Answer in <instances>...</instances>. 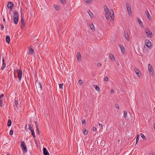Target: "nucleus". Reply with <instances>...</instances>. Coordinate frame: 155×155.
Segmentation results:
<instances>
[{
	"label": "nucleus",
	"mask_w": 155,
	"mask_h": 155,
	"mask_svg": "<svg viewBox=\"0 0 155 155\" xmlns=\"http://www.w3.org/2000/svg\"><path fill=\"white\" fill-rule=\"evenodd\" d=\"M10 37L8 36H7L6 37V42L9 44V42L10 41Z\"/></svg>",
	"instance_id": "aec40b11"
},
{
	"label": "nucleus",
	"mask_w": 155,
	"mask_h": 155,
	"mask_svg": "<svg viewBox=\"0 0 155 155\" xmlns=\"http://www.w3.org/2000/svg\"><path fill=\"white\" fill-rule=\"evenodd\" d=\"M12 122L11 120L10 119H9L8 120L7 123V126L8 127H10L11 125Z\"/></svg>",
	"instance_id": "bb28decb"
},
{
	"label": "nucleus",
	"mask_w": 155,
	"mask_h": 155,
	"mask_svg": "<svg viewBox=\"0 0 155 155\" xmlns=\"http://www.w3.org/2000/svg\"><path fill=\"white\" fill-rule=\"evenodd\" d=\"M145 42L146 46L147 47L149 48L151 44L150 41L149 40H147L145 41Z\"/></svg>",
	"instance_id": "9d476101"
},
{
	"label": "nucleus",
	"mask_w": 155,
	"mask_h": 155,
	"mask_svg": "<svg viewBox=\"0 0 155 155\" xmlns=\"http://www.w3.org/2000/svg\"><path fill=\"white\" fill-rule=\"evenodd\" d=\"M137 20L138 22L140 24V25L141 26V27H143V25L142 23V21H141L140 19L139 18H138Z\"/></svg>",
	"instance_id": "6ab92c4d"
},
{
	"label": "nucleus",
	"mask_w": 155,
	"mask_h": 155,
	"mask_svg": "<svg viewBox=\"0 0 155 155\" xmlns=\"http://www.w3.org/2000/svg\"><path fill=\"white\" fill-rule=\"evenodd\" d=\"M108 78L107 77H105V78H104V80L106 81H108Z\"/></svg>",
	"instance_id": "a18cd8bd"
},
{
	"label": "nucleus",
	"mask_w": 155,
	"mask_h": 155,
	"mask_svg": "<svg viewBox=\"0 0 155 155\" xmlns=\"http://www.w3.org/2000/svg\"><path fill=\"white\" fill-rule=\"evenodd\" d=\"M14 4L13 2H8L7 4V7L8 8L12 9L13 7Z\"/></svg>",
	"instance_id": "1a4fd4ad"
},
{
	"label": "nucleus",
	"mask_w": 155,
	"mask_h": 155,
	"mask_svg": "<svg viewBox=\"0 0 155 155\" xmlns=\"http://www.w3.org/2000/svg\"><path fill=\"white\" fill-rule=\"evenodd\" d=\"M81 56L79 52H78L77 54V58L78 61H81Z\"/></svg>",
	"instance_id": "f3484780"
},
{
	"label": "nucleus",
	"mask_w": 155,
	"mask_h": 155,
	"mask_svg": "<svg viewBox=\"0 0 155 155\" xmlns=\"http://www.w3.org/2000/svg\"><path fill=\"white\" fill-rule=\"evenodd\" d=\"M111 12H110V16L111 21H113L114 20V12L112 9L110 10Z\"/></svg>",
	"instance_id": "6e6552de"
},
{
	"label": "nucleus",
	"mask_w": 155,
	"mask_h": 155,
	"mask_svg": "<svg viewBox=\"0 0 155 155\" xmlns=\"http://www.w3.org/2000/svg\"><path fill=\"white\" fill-rule=\"evenodd\" d=\"M4 95L3 94H2L0 96V98H2V97H3L4 96Z\"/></svg>",
	"instance_id": "3c124183"
},
{
	"label": "nucleus",
	"mask_w": 155,
	"mask_h": 155,
	"mask_svg": "<svg viewBox=\"0 0 155 155\" xmlns=\"http://www.w3.org/2000/svg\"><path fill=\"white\" fill-rule=\"evenodd\" d=\"M153 127H154V130H155V124H153Z\"/></svg>",
	"instance_id": "13d9d810"
},
{
	"label": "nucleus",
	"mask_w": 155,
	"mask_h": 155,
	"mask_svg": "<svg viewBox=\"0 0 155 155\" xmlns=\"http://www.w3.org/2000/svg\"><path fill=\"white\" fill-rule=\"evenodd\" d=\"M35 85L37 89L38 90L40 91L42 89V86L41 84L39 81H37L35 82Z\"/></svg>",
	"instance_id": "20e7f679"
},
{
	"label": "nucleus",
	"mask_w": 155,
	"mask_h": 155,
	"mask_svg": "<svg viewBox=\"0 0 155 155\" xmlns=\"http://www.w3.org/2000/svg\"><path fill=\"white\" fill-rule=\"evenodd\" d=\"M5 18H3V21H4V22H5Z\"/></svg>",
	"instance_id": "bf43d9fd"
},
{
	"label": "nucleus",
	"mask_w": 155,
	"mask_h": 155,
	"mask_svg": "<svg viewBox=\"0 0 155 155\" xmlns=\"http://www.w3.org/2000/svg\"><path fill=\"white\" fill-rule=\"evenodd\" d=\"M144 31L148 38H151L152 37V33L148 28H146Z\"/></svg>",
	"instance_id": "f03ea898"
},
{
	"label": "nucleus",
	"mask_w": 155,
	"mask_h": 155,
	"mask_svg": "<svg viewBox=\"0 0 155 155\" xmlns=\"http://www.w3.org/2000/svg\"><path fill=\"white\" fill-rule=\"evenodd\" d=\"M89 11L90 12V13H91V14L93 15L92 13H91V12L89 10Z\"/></svg>",
	"instance_id": "e2e57ef3"
},
{
	"label": "nucleus",
	"mask_w": 155,
	"mask_h": 155,
	"mask_svg": "<svg viewBox=\"0 0 155 155\" xmlns=\"http://www.w3.org/2000/svg\"><path fill=\"white\" fill-rule=\"evenodd\" d=\"M117 65L118 66V65H119L120 64H119V62H117Z\"/></svg>",
	"instance_id": "4d7b16f0"
},
{
	"label": "nucleus",
	"mask_w": 155,
	"mask_h": 155,
	"mask_svg": "<svg viewBox=\"0 0 155 155\" xmlns=\"http://www.w3.org/2000/svg\"><path fill=\"white\" fill-rule=\"evenodd\" d=\"M119 47L121 50V51H122V52H123V53H124V51H125V49L124 48V47H123V45H119Z\"/></svg>",
	"instance_id": "a878e982"
},
{
	"label": "nucleus",
	"mask_w": 155,
	"mask_h": 155,
	"mask_svg": "<svg viewBox=\"0 0 155 155\" xmlns=\"http://www.w3.org/2000/svg\"><path fill=\"white\" fill-rule=\"evenodd\" d=\"M1 29L2 30H3L4 28V26L3 25H1Z\"/></svg>",
	"instance_id": "de8ad7c7"
},
{
	"label": "nucleus",
	"mask_w": 155,
	"mask_h": 155,
	"mask_svg": "<svg viewBox=\"0 0 155 155\" xmlns=\"http://www.w3.org/2000/svg\"><path fill=\"white\" fill-rule=\"evenodd\" d=\"M126 7L127 9V11L129 15H130L132 13L131 7L130 4L128 3L126 5Z\"/></svg>",
	"instance_id": "423d86ee"
},
{
	"label": "nucleus",
	"mask_w": 155,
	"mask_h": 155,
	"mask_svg": "<svg viewBox=\"0 0 155 155\" xmlns=\"http://www.w3.org/2000/svg\"><path fill=\"white\" fill-rule=\"evenodd\" d=\"M99 126L101 127H102V125L101 124H99Z\"/></svg>",
	"instance_id": "5fc2aeb1"
},
{
	"label": "nucleus",
	"mask_w": 155,
	"mask_h": 155,
	"mask_svg": "<svg viewBox=\"0 0 155 155\" xmlns=\"http://www.w3.org/2000/svg\"><path fill=\"white\" fill-rule=\"evenodd\" d=\"M109 57L112 60L114 61V60H115V58L113 54H110Z\"/></svg>",
	"instance_id": "412c9836"
},
{
	"label": "nucleus",
	"mask_w": 155,
	"mask_h": 155,
	"mask_svg": "<svg viewBox=\"0 0 155 155\" xmlns=\"http://www.w3.org/2000/svg\"><path fill=\"white\" fill-rule=\"evenodd\" d=\"M92 1L93 0H84V2L87 3H91Z\"/></svg>",
	"instance_id": "c756f323"
},
{
	"label": "nucleus",
	"mask_w": 155,
	"mask_h": 155,
	"mask_svg": "<svg viewBox=\"0 0 155 155\" xmlns=\"http://www.w3.org/2000/svg\"><path fill=\"white\" fill-rule=\"evenodd\" d=\"M135 71L137 75L138 76H139L140 75V73H139L140 72V71L138 68H135Z\"/></svg>",
	"instance_id": "4468645a"
},
{
	"label": "nucleus",
	"mask_w": 155,
	"mask_h": 155,
	"mask_svg": "<svg viewBox=\"0 0 155 155\" xmlns=\"http://www.w3.org/2000/svg\"><path fill=\"white\" fill-rule=\"evenodd\" d=\"M89 15L90 16V17H91V15H90V13H89Z\"/></svg>",
	"instance_id": "69168bd1"
},
{
	"label": "nucleus",
	"mask_w": 155,
	"mask_h": 155,
	"mask_svg": "<svg viewBox=\"0 0 155 155\" xmlns=\"http://www.w3.org/2000/svg\"><path fill=\"white\" fill-rule=\"evenodd\" d=\"M140 135H141V137L143 139H146V137L143 134H140Z\"/></svg>",
	"instance_id": "c9c22d12"
},
{
	"label": "nucleus",
	"mask_w": 155,
	"mask_h": 155,
	"mask_svg": "<svg viewBox=\"0 0 155 155\" xmlns=\"http://www.w3.org/2000/svg\"><path fill=\"white\" fill-rule=\"evenodd\" d=\"M115 107L117 109H119V106L118 104H116L115 105Z\"/></svg>",
	"instance_id": "c03bdc74"
},
{
	"label": "nucleus",
	"mask_w": 155,
	"mask_h": 155,
	"mask_svg": "<svg viewBox=\"0 0 155 155\" xmlns=\"http://www.w3.org/2000/svg\"><path fill=\"white\" fill-rule=\"evenodd\" d=\"M21 146L22 150L25 153H26L27 151V149L24 141H21Z\"/></svg>",
	"instance_id": "f257e3e1"
},
{
	"label": "nucleus",
	"mask_w": 155,
	"mask_h": 155,
	"mask_svg": "<svg viewBox=\"0 0 155 155\" xmlns=\"http://www.w3.org/2000/svg\"><path fill=\"white\" fill-rule=\"evenodd\" d=\"M37 133L38 134H40V132H39V130L37 131Z\"/></svg>",
	"instance_id": "6e6d98bb"
},
{
	"label": "nucleus",
	"mask_w": 155,
	"mask_h": 155,
	"mask_svg": "<svg viewBox=\"0 0 155 155\" xmlns=\"http://www.w3.org/2000/svg\"><path fill=\"white\" fill-rule=\"evenodd\" d=\"M127 113L125 111H124V116H126L127 115Z\"/></svg>",
	"instance_id": "37998d69"
},
{
	"label": "nucleus",
	"mask_w": 155,
	"mask_h": 155,
	"mask_svg": "<svg viewBox=\"0 0 155 155\" xmlns=\"http://www.w3.org/2000/svg\"><path fill=\"white\" fill-rule=\"evenodd\" d=\"M15 104L16 105V107H17V105L18 104V101L17 100H15Z\"/></svg>",
	"instance_id": "79ce46f5"
},
{
	"label": "nucleus",
	"mask_w": 155,
	"mask_h": 155,
	"mask_svg": "<svg viewBox=\"0 0 155 155\" xmlns=\"http://www.w3.org/2000/svg\"><path fill=\"white\" fill-rule=\"evenodd\" d=\"M148 70L149 71L150 74L153 75V74L154 71L152 67L150 64H148Z\"/></svg>",
	"instance_id": "39448f33"
},
{
	"label": "nucleus",
	"mask_w": 155,
	"mask_h": 155,
	"mask_svg": "<svg viewBox=\"0 0 155 155\" xmlns=\"http://www.w3.org/2000/svg\"><path fill=\"white\" fill-rule=\"evenodd\" d=\"M63 4H65L66 3L65 0H59Z\"/></svg>",
	"instance_id": "e433bc0d"
},
{
	"label": "nucleus",
	"mask_w": 155,
	"mask_h": 155,
	"mask_svg": "<svg viewBox=\"0 0 155 155\" xmlns=\"http://www.w3.org/2000/svg\"><path fill=\"white\" fill-rule=\"evenodd\" d=\"M36 129H37V131L39 130V128L38 127V126L37 125H36Z\"/></svg>",
	"instance_id": "864d4df0"
},
{
	"label": "nucleus",
	"mask_w": 155,
	"mask_h": 155,
	"mask_svg": "<svg viewBox=\"0 0 155 155\" xmlns=\"http://www.w3.org/2000/svg\"><path fill=\"white\" fill-rule=\"evenodd\" d=\"M78 82L79 84L81 85H82L83 84V81L81 80V79L79 80Z\"/></svg>",
	"instance_id": "4c0bfd02"
},
{
	"label": "nucleus",
	"mask_w": 155,
	"mask_h": 155,
	"mask_svg": "<svg viewBox=\"0 0 155 155\" xmlns=\"http://www.w3.org/2000/svg\"><path fill=\"white\" fill-rule=\"evenodd\" d=\"M105 16L107 20H108L110 18L109 13H105Z\"/></svg>",
	"instance_id": "5701e85b"
},
{
	"label": "nucleus",
	"mask_w": 155,
	"mask_h": 155,
	"mask_svg": "<svg viewBox=\"0 0 155 155\" xmlns=\"http://www.w3.org/2000/svg\"><path fill=\"white\" fill-rule=\"evenodd\" d=\"M94 87H95V89L98 91L100 90V89L98 85H94Z\"/></svg>",
	"instance_id": "c85d7f7f"
},
{
	"label": "nucleus",
	"mask_w": 155,
	"mask_h": 155,
	"mask_svg": "<svg viewBox=\"0 0 155 155\" xmlns=\"http://www.w3.org/2000/svg\"><path fill=\"white\" fill-rule=\"evenodd\" d=\"M35 125H37L36 124L37 123V122H35Z\"/></svg>",
	"instance_id": "680f3d73"
},
{
	"label": "nucleus",
	"mask_w": 155,
	"mask_h": 155,
	"mask_svg": "<svg viewBox=\"0 0 155 155\" xmlns=\"http://www.w3.org/2000/svg\"><path fill=\"white\" fill-rule=\"evenodd\" d=\"M110 92L111 94L114 93V91L113 89H112L110 90Z\"/></svg>",
	"instance_id": "09e8293b"
},
{
	"label": "nucleus",
	"mask_w": 155,
	"mask_h": 155,
	"mask_svg": "<svg viewBox=\"0 0 155 155\" xmlns=\"http://www.w3.org/2000/svg\"><path fill=\"white\" fill-rule=\"evenodd\" d=\"M34 141L35 143V144L36 147H38V143L37 142L36 140L35 139H34Z\"/></svg>",
	"instance_id": "a19ab883"
},
{
	"label": "nucleus",
	"mask_w": 155,
	"mask_h": 155,
	"mask_svg": "<svg viewBox=\"0 0 155 155\" xmlns=\"http://www.w3.org/2000/svg\"><path fill=\"white\" fill-rule=\"evenodd\" d=\"M83 134L85 135H87L88 134V131L86 129H85L83 131Z\"/></svg>",
	"instance_id": "2f4dec72"
},
{
	"label": "nucleus",
	"mask_w": 155,
	"mask_h": 155,
	"mask_svg": "<svg viewBox=\"0 0 155 155\" xmlns=\"http://www.w3.org/2000/svg\"><path fill=\"white\" fill-rule=\"evenodd\" d=\"M6 155H10L9 154H7Z\"/></svg>",
	"instance_id": "338daca9"
},
{
	"label": "nucleus",
	"mask_w": 155,
	"mask_h": 155,
	"mask_svg": "<svg viewBox=\"0 0 155 155\" xmlns=\"http://www.w3.org/2000/svg\"><path fill=\"white\" fill-rule=\"evenodd\" d=\"M13 133V131L12 130H11L10 131L9 134L10 135H12Z\"/></svg>",
	"instance_id": "ea45409f"
},
{
	"label": "nucleus",
	"mask_w": 155,
	"mask_h": 155,
	"mask_svg": "<svg viewBox=\"0 0 155 155\" xmlns=\"http://www.w3.org/2000/svg\"><path fill=\"white\" fill-rule=\"evenodd\" d=\"M28 51V54H29L31 55L33 54L34 50L33 49V48L30 47L29 48Z\"/></svg>",
	"instance_id": "f8f14e48"
},
{
	"label": "nucleus",
	"mask_w": 155,
	"mask_h": 155,
	"mask_svg": "<svg viewBox=\"0 0 155 155\" xmlns=\"http://www.w3.org/2000/svg\"><path fill=\"white\" fill-rule=\"evenodd\" d=\"M21 27L22 28H23L25 26V24L24 23V21L23 18H21Z\"/></svg>",
	"instance_id": "dca6fc26"
},
{
	"label": "nucleus",
	"mask_w": 155,
	"mask_h": 155,
	"mask_svg": "<svg viewBox=\"0 0 155 155\" xmlns=\"http://www.w3.org/2000/svg\"><path fill=\"white\" fill-rule=\"evenodd\" d=\"M54 7L57 10L59 9V7L57 5H54Z\"/></svg>",
	"instance_id": "473e14b6"
},
{
	"label": "nucleus",
	"mask_w": 155,
	"mask_h": 155,
	"mask_svg": "<svg viewBox=\"0 0 155 155\" xmlns=\"http://www.w3.org/2000/svg\"><path fill=\"white\" fill-rule=\"evenodd\" d=\"M96 128L95 127H93V130L94 131H96Z\"/></svg>",
	"instance_id": "8fccbe9b"
},
{
	"label": "nucleus",
	"mask_w": 155,
	"mask_h": 155,
	"mask_svg": "<svg viewBox=\"0 0 155 155\" xmlns=\"http://www.w3.org/2000/svg\"><path fill=\"white\" fill-rule=\"evenodd\" d=\"M150 155H153V153H150Z\"/></svg>",
	"instance_id": "052dcab7"
},
{
	"label": "nucleus",
	"mask_w": 155,
	"mask_h": 155,
	"mask_svg": "<svg viewBox=\"0 0 155 155\" xmlns=\"http://www.w3.org/2000/svg\"><path fill=\"white\" fill-rule=\"evenodd\" d=\"M90 27V28L92 30V31H94L95 30V27L94 26V25L93 24V23H91L89 25Z\"/></svg>",
	"instance_id": "a211bd4d"
},
{
	"label": "nucleus",
	"mask_w": 155,
	"mask_h": 155,
	"mask_svg": "<svg viewBox=\"0 0 155 155\" xmlns=\"http://www.w3.org/2000/svg\"><path fill=\"white\" fill-rule=\"evenodd\" d=\"M13 18H14L13 20H14V23H15V24H17V23H18V18H15V17H13Z\"/></svg>",
	"instance_id": "4be33fe9"
},
{
	"label": "nucleus",
	"mask_w": 155,
	"mask_h": 155,
	"mask_svg": "<svg viewBox=\"0 0 155 155\" xmlns=\"http://www.w3.org/2000/svg\"><path fill=\"white\" fill-rule=\"evenodd\" d=\"M104 9L105 13H109V10L107 6H106V5H104Z\"/></svg>",
	"instance_id": "b1692460"
},
{
	"label": "nucleus",
	"mask_w": 155,
	"mask_h": 155,
	"mask_svg": "<svg viewBox=\"0 0 155 155\" xmlns=\"http://www.w3.org/2000/svg\"><path fill=\"white\" fill-rule=\"evenodd\" d=\"M145 14H146V15L147 16L148 18V19L149 20H151V17L150 15V14L149 12H148V11H147L146 12Z\"/></svg>",
	"instance_id": "ddd939ff"
},
{
	"label": "nucleus",
	"mask_w": 155,
	"mask_h": 155,
	"mask_svg": "<svg viewBox=\"0 0 155 155\" xmlns=\"http://www.w3.org/2000/svg\"><path fill=\"white\" fill-rule=\"evenodd\" d=\"M43 154L44 155H49L47 149L44 147L43 148Z\"/></svg>",
	"instance_id": "9b49d317"
},
{
	"label": "nucleus",
	"mask_w": 155,
	"mask_h": 155,
	"mask_svg": "<svg viewBox=\"0 0 155 155\" xmlns=\"http://www.w3.org/2000/svg\"><path fill=\"white\" fill-rule=\"evenodd\" d=\"M82 124H85V121L84 120H82Z\"/></svg>",
	"instance_id": "49530a36"
},
{
	"label": "nucleus",
	"mask_w": 155,
	"mask_h": 155,
	"mask_svg": "<svg viewBox=\"0 0 155 155\" xmlns=\"http://www.w3.org/2000/svg\"><path fill=\"white\" fill-rule=\"evenodd\" d=\"M2 64L1 69L2 70H3L6 67V63L5 61V57H2Z\"/></svg>",
	"instance_id": "0eeeda50"
},
{
	"label": "nucleus",
	"mask_w": 155,
	"mask_h": 155,
	"mask_svg": "<svg viewBox=\"0 0 155 155\" xmlns=\"http://www.w3.org/2000/svg\"><path fill=\"white\" fill-rule=\"evenodd\" d=\"M139 137H140V136L139 135H137L136 140V144L138 142V141L139 140Z\"/></svg>",
	"instance_id": "72a5a7b5"
},
{
	"label": "nucleus",
	"mask_w": 155,
	"mask_h": 155,
	"mask_svg": "<svg viewBox=\"0 0 155 155\" xmlns=\"http://www.w3.org/2000/svg\"><path fill=\"white\" fill-rule=\"evenodd\" d=\"M18 72V80L19 81H20L21 78V76L22 75V71L21 69L19 70H16Z\"/></svg>",
	"instance_id": "7ed1b4c3"
},
{
	"label": "nucleus",
	"mask_w": 155,
	"mask_h": 155,
	"mask_svg": "<svg viewBox=\"0 0 155 155\" xmlns=\"http://www.w3.org/2000/svg\"><path fill=\"white\" fill-rule=\"evenodd\" d=\"M3 103V100L1 98H0V107L2 106V104Z\"/></svg>",
	"instance_id": "7c9ffc66"
},
{
	"label": "nucleus",
	"mask_w": 155,
	"mask_h": 155,
	"mask_svg": "<svg viewBox=\"0 0 155 155\" xmlns=\"http://www.w3.org/2000/svg\"><path fill=\"white\" fill-rule=\"evenodd\" d=\"M13 17H15L17 18H18V12L15 11L14 14V15Z\"/></svg>",
	"instance_id": "393cba45"
},
{
	"label": "nucleus",
	"mask_w": 155,
	"mask_h": 155,
	"mask_svg": "<svg viewBox=\"0 0 155 155\" xmlns=\"http://www.w3.org/2000/svg\"><path fill=\"white\" fill-rule=\"evenodd\" d=\"M59 88L60 89H62L63 88V84H59Z\"/></svg>",
	"instance_id": "58836bf2"
},
{
	"label": "nucleus",
	"mask_w": 155,
	"mask_h": 155,
	"mask_svg": "<svg viewBox=\"0 0 155 155\" xmlns=\"http://www.w3.org/2000/svg\"><path fill=\"white\" fill-rule=\"evenodd\" d=\"M31 134L33 136V137L35 138V135L34 130H31Z\"/></svg>",
	"instance_id": "cd10ccee"
},
{
	"label": "nucleus",
	"mask_w": 155,
	"mask_h": 155,
	"mask_svg": "<svg viewBox=\"0 0 155 155\" xmlns=\"http://www.w3.org/2000/svg\"><path fill=\"white\" fill-rule=\"evenodd\" d=\"M28 127H29V129L30 130V131H31V130H34L33 129H32V127H31V124H28Z\"/></svg>",
	"instance_id": "f704fd0d"
},
{
	"label": "nucleus",
	"mask_w": 155,
	"mask_h": 155,
	"mask_svg": "<svg viewBox=\"0 0 155 155\" xmlns=\"http://www.w3.org/2000/svg\"><path fill=\"white\" fill-rule=\"evenodd\" d=\"M97 65L98 66L101 67V64L100 63H98L97 64Z\"/></svg>",
	"instance_id": "603ef678"
},
{
	"label": "nucleus",
	"mask_w": 155,
	"mask_h": 155,
	"mask_svg": "<svg viewBox=\"0 0 155 155\" xmlns=\"http://www.w3.org/2000/svg\"><path fill=\"white\" fill-rule=\"evenodd\" d=\"M118 142H119L120 141V140H118Z\"/></svg>",
	"instance_id": "0e129e2a"
},
{
	"label": "nucleus",
	"mask_w": 155,
	"mask_h": 155,
	"mask_svg": "<svg viewBox=\"0 0 155 155\" xmlns=\"http://www.w3.org/2000/svg\"><path fill=\"white\" fill-rule=\"evenodd\" d=\"M124 37L128 41H130V38L128 35L127 32L125 33L124 32Z\"/></svg>",
	"instance_id": "2eb2a0df"
}]
</instances>
